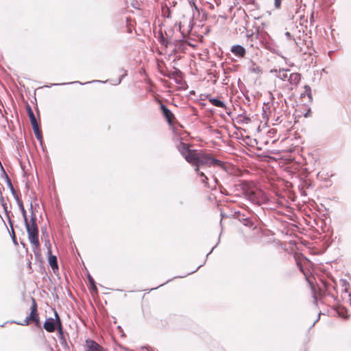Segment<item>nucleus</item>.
I'll return each instance as SVG.
<instances>
[{"mask_svg": "<svg viewBox=\"0 0 351 351\" xmlns=\"http://www.w3.org/2000/svg\"><path fill=\"white\" fill-rule=\"evenodd\" d=\"M194 157L195 159H193V161L191 163L193 166H198L199 167L201 166H219L224 168V165L222 161L202 152L197 151Z\"/></svg>", "mask_w": 351, "mask_h": 351, "instance_id": "obj_1", "label": "nucleus"}, {"mask_svg": "<svg viewBox=\"0 0 351 351\" xmlns=\"http://www.w3.org/2000/svg\"><path fill=\"white\" fill-rule=\"evenodd\" d=\"M176 148L189 164L192 162L193 159H195L194 156L197 150L191 149L189 144L179 141L176 143Z\"/></svg>", "mask_w": 351, "mask_h": 351, "instance_id": "obj_2", "label": "nucleus"}, {"mask_svg": "<svg viewBox=\"0 0 351 351\" xmlns=\"http://www.w3.org/2000/svg\"><path fill=\"white\" fill-rule=\"evenodd\" d=\"M160 108L163 117L166 119L167 123L169 125H173V119L175 117L172 112L167 107L166 105L162 103L160 105Z\"/></svg>", "mask_w": 351, "mask_h": 351, "instance_id": "obj_3", "label": "nucleus"}, {"mask_svg": "<svg viewBox=\"0 0 351 351\" xmlns=\"http://www.w3.org/2000/svg\"><path fill=\"white\" fill-rule=\"evenodd\" d=\"M43 328L48 332H53L56 330H58V323L52 317L47 318L43 324Z\"/></svg>", "mask_w": 351, "mask_h": 351, "instance_id": "obj_4", "label": "nucleus"}, {"mask_svg": "<svg viewBox=\"0 0 351 351\" xmlns=\"http://www.w3.org/2000/svg\"><path fill=\"white\" fill-rule=\"evenodd\" d=\"M173 69L174 71H169L167 74L165 75L170 79H173L177 84H181L182 73L178 68L173 67Z\"/></svg>", "mask_w": 351, "mask_h": 351, "instance_id": "obj_5", "label": "nucleus"}, {"mask_svg": "<svg viewBox=\"0 0 351 351\" xmlns=\"http://www.w3.org/2000/svg\"><path fill=\"white\" fill-rule=\"evenodd\" d=\"M1 202H2V206L3 207V209H4L5 213L7 215V217L8 218L9 224H10V226L11 227V231L10 232L11 238L12 239L13 243L16 245L17 244V241H16V238L15 232H14V228H13V223H12V220L10 218L9 213H8V211L7 204H6V203L4 202L3 197H1Z\"/></svg>", "mask_w": 351, "mask_h": 351, "instance_id": "obj_6", "label": "nucleus"}, {"mask_svg": "<svg viewBox=\"0 0 351 351\" xmlns=\"http://www.w3.org/2000/svg\"><path fill=\"white\" fill-rule=\"evenodd\" d=\"M38 317L37 311V303L34 298H32V306L31 312L29 316L27 317L29 322L34 321Z\"/></svg>", "mask_w": 351, "mask_h": 351, "instance_id": "obj_7", "label": "nucleus"}, {"mask_svg": "<svg viewBox=\"0 0 351 351\" xmlns=\"http://www.w3.org/2000/svg\"><path fill=\"white\" fill-rule=\"evenodd\" d=\"M230 51L238 58H243L246 54L245 49L240 45L232 46Z\"/></svg>", "mask_w": 351, "mask_h": 351, "instance_id": "obj_8", "label": "nucleus"}, {"mask_svg": "<svg viewBox=\"0 0 351 351\" xmlns=\"http://www.w3.org/2000/svg\"><path fill=\"white\" fill-rule=\"evenodd\" d=\"M301 80V74L299 73H292L289 74L288 82L291 86H297Z\"/></svg>", "mask_w": 351, "mask_h": 351, "instance_id": "obj_9", "label": "nucleus"}, {"mask_svg": "<svg viewBox=\"0 0 351 351\" xmlns=\"http://www.w3.org/2000/svg\"><path fill=\"white\" fill-rule=\"evenodd\" d=\"M194 170L197 175L200 178L201 182L204 184V186L208 188H213V186H210L208 183V177L205 175V173L200 171V167L198 166H193Z\"/></svg>", "mask_w": 351, "mask_h": 351, "instance_id": "obj_10", "label": "nucleus"}, {"mask_svg": "<svg viewBox=\"0 0 351 351\" xmlns=\"http://www.w3.org/2000/svg\"><path fill=\"white\" fill-rule=\"evenodd\" d=\"M86 344L88 348L86 351H101L102 348L95 341L87 339Z\"/></svg>", "mask_w": 351, "mask_h": 351, "instance_id": "obj_11", "label": "nucleus"}, {"mask_svg": "<svg viewBox=\"0 0 351 351\" xmlns=\"http://www.w3.org/2000/svg\"><path fill=\"white\" fill-rule=\"evenodd\" d=\"M289 71V69H280L278 71H277L276 69L271 71V72H278L276 77L282 81H285L286 80H288L289 75H288Z\"/></svg>", "mask_w": 351, "mask_h": 351, "instance_id": "obj_12", "label": "nucleus"}, {"mask_svg": "<svg viewBox=\"0 0 351 351\" xmlns=\"http://www.w3.org/2000/svg\"><path fill=\"white\" fill-rule=\"evenodd\" d=\"M27 112L32 127L38 125L34 112L29 104H27Z\"/></svg>", "mask_w": 351, "mask_h": 351, "instance_id": "obj_13", "label": "nucleus"}, {"mask_svg": "<svg viewBox=\"0 0 351 351\" xmlns=\"http://www.w3.org/2000/svg\"><path fill=\"white\" fill-rule=\"evenodd\" d=\"M28 239L29 242L36 247H39V239H38V233H33L32 232L27 233Z\"/></svg>", "mask_w": 351, "mask_h": 351, "instance_id": "obj_14", "label": "nucleus"}, {"mask_svg": "<svg viewBox=\"0 0 351 351\" xmlns=\"http://www.w3.org/2000/svg\"><path fill=\"white\" fill-rule=\"evenodd\" d=\"M49 254V258H48V262H49V265L51 267L53 271H55L56 269H58V260H57V257L55 255H53L51 253H48Z\"/></svg>", "mask_w": 351, "mask_h": 351, "instance_id": "obj_15", "label": "nucleus"}, {"mask_svg": "<svg viewBox=\"0 0 351 351\" xmlns=\"http://www.w3.org/2000/svg\"><path fill=\"white\" fill-rule=\"evenodd\" d=\"M58 338H59L60 344L64 348H68L66 340V338H65L64 332H63L62 326H58Z\"/></svg>", "mask_w": 351, "mask_h": 351, "instance_id": "obj_16", "label": "nucleus"}, {"mask_svg": "<svg viewBox=\"0 0 351 351\" xmlns=\"http://www.w3.org/2000/svg\"><path fill=\"white\" fill-rule=\"evenodd\" d=\"M16 200L18 206L21 211L24 221L27 220V213L23 206L22 200L19 197V196H16Z\"/></svg>", "mask_w": 351, "mask_h": 351, "instance_id": "obj_17", "label": "nucleus"}, {"mask_svg": "<svg viewBox=\"0 0 351 351\" xmlns=\"http://www.w3.org/2000/svg\"><path fill=\"white\" fill-rule=\"evenodd\" d=\"M209 101L212 105L216 107L226 108L225 104L219 99L212 97L209 99Z\"/></svg>", "mask_w": 351, "mask_h": 351, "instance_id": "obj_18", "label": "nucleus"}, {"mask_svg": "<svg viewBox=\"0 0 351 351\" xmlns=\"http://www.w3.org/2000/svg\"><path fill=\"white\" fill-rule=\"evenodd\" d=\"M32 129H33V131H34L36 138L40 141V144L42 145L43 136H42L41 131L39 128V125H37L33 126Z\"/></svg>", "mask_w": 351, "mask_h": 351, "instance_id": "obj_19", "label": "nucleus"}, {"mask_svg": "<svg viewBox=\"0 0 351 351\" xmlns=\"http://www.w3.org/2000/svg\"><path fill=\"white\" fill-rule=\"evenodd\" d=\"M24 221H25V228H26V230H27V233H29L30 232H32L33 233H38V228L37 226H32L29 225L28 220H25Z\"/></svg>", "mask_w": 351, "mask_h": 351, "instance_id": "obj_20", "label": "nucleus"}, {"mask_svg": "<svg viewBox=\"0 0 351 351\" xmlns=\"http://www.w3.org/2000/svg\"><path fill=\"white\" fill-rule=\"evenodd\" d=\"M106 81H101V80H93L92 82H86V84H89V83H95V82H102V83H105ZM73 83H80V84H83L82 83L78 82V81H76V82H69V83H56V84H52L51 86H47V87H51L52 86H62V85H66V84H73ZM85 84V83L84 84Z\"/></svg>", "mask_w": 351, "mask_h": 351, "instance_id": "obj_21", "label": "nucleus"}, {"mask_svg": "<svg viewBox=\"0 0 351 351\" xmlns=\"http://www.w3.org/2000/svg\"><path fill=\"white\" fill-rule=\"evenodd\" d=\"M249 70L250 72L256 74L261 73L262 72L261 67L256 65V64L253 62H251V66L249 67Z\"/></svg>", "mask_w": 351, "mask_h": 351, "instance_id": "obj_22", "label": "nucleus"}, {"mask_svg": "<svg viewBox=\"0 0 351 351\" xmlns=\"http://www.w3.org/2000/svg\"><path fill=\"white\" fill-rule=\"evenodd\" d=\"M88 280L89 282V284H90V289L93 291H95V293L97 292V286H96V283L93 279V278L90 275V274H88Z\"/></svg>", "mask_w": 351, "mask_h": 351, "instance_id": "obj_23", "label": "nucleus"}, {"mask_svg": "<svg viewBox=\"0 0 351 351\" xmlns=\"http://www.w3.org/2000/svg\"><path fill=\"white\" fill-rule=\"evenodd\" d=\"M304 93L302 94V95H306L308 98L309 99L310 101H313V97L311 93V88L308 85L304 86Z\"/></svg>", "mask_w": 351, "mask_h": 351, "instance_id": "obj_24", "label": "nucleus"}, {"mask_svg": "<svg viewBox=\"0 0 351 351\" xmlns=\"http://www.w3.org/2000/svg\"><path fill=\"white\" fill-rule=\"evenodd\" d=\"M31 210H32V215H31V219H30V223L29 225L34 226H37L36 224V215L35 213H34L33 211V208H32V204L31 203Z\"/></svg>", "mask_w": 351, "mask_h": 351, "instance_id": "obj_25", "label": "nucleus"}, {"mask_svg": "<svg viewBox=\"0 0 351 351\" xmlns=\"http://www.w3.org/2000/svg\"><path fill=\"white\" fill-rule=\"evenodd\" d=\"M45 245L47 248V253H51V243L49 238V234H47V238L45 239Z\"/></svg>", "mask_w": 351, "mask_h": 351, "instance_id": "obj_26", "label": "nucleus"}, {"mask_svg": "<svg viewBox=\"0 0 351 351\" xmlns=\"http://www.w3.org/2000/svg\"><path fill=\"white\" fill-rule=\"evenodd\" d=\"M54 317H55L53 318V319L58 323V326H62L60 316L56 310H54Z\"/></svg>", "mask_w": 351, "mask_h": 351, "instance_id": "obj_27", "label": "nucleus"}, {"mask_svg": "<svg viewBox=\"0 0 351 351\" xmlns=\"http://www.w3.org/2000/svg\"><path fill=\"white\" fill-rule=\"evenodd\" d=\"M160 43L161 45H162L165 47H167L168 45L172 44V43L171 41H169L168 40H167L163 36H161Z\"/></svg>", "mask_w": 351, "mask_h": 351, "instance_id": "obj_28", "label": "nucleus"}, {"mask_svg": "<svg viewBox=\"0 0 351 351\" xmlns=\"http://www.w3.org/2000/svg\"><path fill=\"white\" fill-rule=\"evenodd\" d=\"M189 5H191V7L193 10H195L197 12H199V9L198 8L197 5L195 4V2L194 0H190L189 1Z\"/></svg>", "mask_w": 351, "mask_h": 351, "instance_id": "obj_29", "label": "nucleus"}, {"mask_svg": "<svg viewBox=\"0 0 351 351\" xmlns=\"http://www.w3.org/2000/svg\"><path fill=\"white\" fill-rule=\"evenodd\" d=\"M13 323H15L18 325H21V326H27L29 324V321L28 320V319L26 317L23 322H16V321H14L12 322Z\"/></svg>", "mask_w": 351, "mask_h": 351, "instance_id": "obj_30", "label": "nucleus"}, {"mask_svg": "<svg viewBox=\"0 0 351 351\" xmlns=\"http://www.w3.org/2000/svg\"><path fill=\"white\" fill-rule=\"evenodd\" d=\"M281 5V0H274V6L276 8H280Z\"/></svg>", "mask_w": 351, "mask_h": 351, "instance_id": "obj_31", "label": "nucleus"}, {"mask_svg": "<svg viewBox=\"0 0 351 351\" xmlns=\"http://www.w3.org/2000/svg\"><path fill=\"white\" fill-rule=\"evenodd\" d=\"M126 75H127V71H124V73L119 77L117 84H119L121 82L123 78L125 77Z\"/></svg>", "mask_w": 351, "mask_h": 351, "instance_id": "obj_32", "label": "nucleus"}, {"mask_svg": "<svg viewBox=\"0 0 351 351\" xmlns=\"http://www.w3.org/2000/svg\"><path fill=\"white\" fill-rule=\"evenodd\" d=\"M41 232H42L43 235L45 237V239L47 238V234H48L47 232V228H41Z\"/></svg>", "mask_w": 351, "mask_h": 351, "instance_id": "obj_33", "label": "nucleus"}, {"mask_svg": "<svg viewBox=\"0 0 351 351\" xmlns=\"http://www.w3.org/2000/svg\"><path fill=\"white\" fill-rule=\"evenodd\" d=\"M10 191H11L12 194L13 195V196L14 197V198L16 199V196H18V195H17V194H16V193L15 189H14V187H11V189H10Z\"/></svg>", "mask_w": 351, "mask_h": 351, "instance_id": "obj_34", "label": "nucleus"}, {"mask_svg": "<svg viewBox=\"0 0 351 351\" xmlns=\"http://www.w3.org/2000/svg\"><path fill=\"white\" fill-rule=\"evenodd\" d=\"M34 322H35L36 325L38 327H40V319H39V317H38L37 318L35 319L34 321H33Z\"/></svg>", "mask_w": 351, "mask_h": 351, "instance_id": "obj_35", "label": "nucleus"}, {"mask_svg": "<svg viewBox=\"0 0 351 351\" xmlns=\"http://www.w3.org/2000/svg\"><path fill=\"white\" fill-rule=\"evenodd\" d=\"M214 182H215V186L213 187H215L216 185H219V187H221V186L220 185V183H219V180H217V178H214Z\"/></svg>", "mask_w": 351, "mask_h": 351, "instance_id": "obj_36", "label": "nucleus"}, {"mask_svg": "<svg viewBox=\"0 0 351 351\" xmlns=\"http://www.w3.org/2000/svg\"><path fill=\"white\" fill-rule=\"evenodd\" d=\"M7 177V182H8V186L10 187V189H11V187H13L12 184V182H11V180L9 179V178L8 177V176H6Z\"/></svg>", "mask_w": 351, "mask_h": 351, "instance_id": "obj_37", "label": "nucleus"}, {"mask_svg": "<svg viewBox=\"0 0 351 351\" xmlns=\"http://www.w3.org/2000/svg\"><path fill=\"white\" fill-rule=\"evenodd\" d=\"M285 35L288 39H290L291 38V34L289 32H285Z\"/></svg>", "mask_w": 351, "mask_h": 351, "instance_id": "obj_38", "label": "nucleus"}, {"mask_svg": "<svg viewBox=\"0 0 351 351\" xmlns=\"http://www.w3.org/2000/svg\"><path fill=\"white\" fill-rule=\"evenodd\" d=\"M216 246H217V245L214 246V247L210 250V251L207 254V255H206V258H208V256H209V254H210L213 252V250L216 247Z\"/></svg>", "mask_w": 351, "mask_h": 351, "instance_id": "obj_39", "label": "nucleus"}, {"mask_svg": "<svg viewBox=\"0 0 351 351\" xmlns=\"http://www.w3.org/2000/svg\"><path fill=\"white\" fill-rule=\"evenodd\" d=\"M202 266V265H200L199 266H198V267H197V269H195L194 271H191V272L189 273L188 274H193V273L195 272V271H197V269H199Z\"/></svg>", "mask_w": 351, "mask_h": 351, "instance_id": "obj_40", "label": "nucleus"}, {"mask_svg": "<svg viewBox=\"0 0 351 351\" xmlns=\"http://www.w3.org/2000/svg\"><path fill=\"white\" fill-rule=\"evenodd\" d=\"M313 298H314V302H315V304H317V299L316 295H314V296H313Z\"/></svg>", "mask_w": 351, "mask_h": 351, "instance_id": "obj_41", "label": "nucleus"}, {"mask_svg": "<svg viewBox=\"0 0 351 351\" xmlns=\"http://www.w3.org/2000/svg\"><path fill=\"white\" fill-rule=\"evenodd\" d=\"M319 317L318 316L317 319L313 322V324H312L311 327L314 326V325L319 320Z\"/></svg>", "mask_w": 351, "mask_h": 351, "instance_id": "obj_42", "label": "nucleus"}, {"mask_svg": "<svg viewBox=\"0 0 351 351\" xmlns=\"http://www.w3.org/2000/svg\"><path fill=\"white\" fill-rule=\"evenodd\" d=\"M169 281H170V280H168V281H167L166 282H165V283H163V284H162V285H160L158 287H162L163 285H165V284L167 283V282H169Z\"/></svg>", "mask_w": 351, "mask_h": 351, "instance_id": "obj_43", "label": "nucleus"}, {"mask_svg": "<svg viewBox=\"0 0 351 351\" xmlns=\"http://www.w3.org/2000/svg\"><path fill=\"white\" fill-rule=\"evenodd\" d=\"M339 315L342 317H344V315H343V313H341V312H339Z\"/></svg>", "mask_w": 351, "mask_h": 351, "instance_id": "obj_44", "label": "nucleus"}, {"mask_svg": "<svg viewBox=\"0 0 351 351\" xmlns=\"http://www.w3.org/2000/svg\"><path fill=\"white\" fill-rule=\"evenodd\" d=\"M179 45H183V43H182L181 42L178 43Z\"/></svg>", "mask_w": 351, "mask_h": 351, "instance_id": "obj_45", "label": "nucleus"}, {"mask_svg": "<svg viewBox=\"0 0 351 351\" xmlns=\"http://www.w3.org/2000/svg\"><path fill=\"white\" fill-rule=\"evenodd\" d=\"M158 287H156V288H152V290H154V289H156Z\"/></svg>", "mask_w": 351, "mask_h": 351, "instance_id": "obj_46", "label": "nucleus"}]
</instances>
